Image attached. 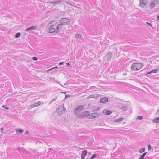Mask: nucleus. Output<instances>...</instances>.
Returning <instances> with one entry per match:
<instances>
[{
  "label": "nucleus",
  "mask_w": 159,
  "mask_h": 159,
  "mask_svg": "<svg viewBox=\"0 0 159 159\" xmlns=\"http://www.w3.org/2000/svg\"><path fill=\"white\" fill-rule=\"evenodd\" d=\"M143 66L142 63H133L131 66V69L133 71H136L140 69Z\"/></svg>",
  "instance_id": "obj_1"
},
{
  "label": "nucleus",
  "mask_w": 159,
  "mask_h": 159,
  "mask_svg": "<svg viewBox=\"0 0 159 159\" xmlns=\"http://www.w3.org/2000/svg\"><path fill=\"white\" fill-rule=\"evenodd\" d=\"M77 108L74 111V114L77 118L81 113V112L83 111L84 109V107L82 105H79L77 106Z\"/></svg>",
  "instance_id": "obj_2"
},
{
  "label": "nucleus",
  "mask_w": 159,
  "mask_h": 159,
  "mask_svg": "<svg viewBox=\"0 0 159 159\" xmlns=\"http://www.w3.org/2000/svg\"><path fill=\"white\" fill-rule=\"evenodd\" d=\"M60 23L62 25H68L70 22V19L66 18H62L60 20Z\"/></svg>",
  "instance_id": "obj_3"
},
{
  "label": "nucleus",
  "mask_w": 159,
  "mask_h": 159,
  "mask_svg": "<svg viewBox=\"0 0 159 159\" xmlns=\"http://www.w3.org/2000/svg\"><path fill=\"white\" fill-rule=\"evenodd\" d=\"M148 2V0H140L139 5L142 8H144Z\"/></svg>",
  "instance_id": "obj_4"
},
{
  "label": "nucleus",
  "mask_w": 159,
  "mask_h": 159,
  "mask_svg": "<svg viewBox=\"0 0 159 159\" xmlns=\"http://www.w3.org/2000/svg\"><path fill=\"white\" fill-rule=\"evenodd\" d=\"M63 1L64 0H55L50 1L48 3L54 5H59L61 4Z\"/></svg>",
  "instance_id": "obj_5"
},
{
  "label": "nucleus",
  "mask_w": 159,
  "mask_h": 159,
  "mask_svg": "<svg viewBox=\"0 0 159 159\" xmlns=\"http://www.w3.org/2000/svg\"><path fill=\"white\" fill-rule=\"evenodd\" d=\"M89 112L88 111H84L81 113L79 116L78 117V118H83L85 117L88 116L89 115Z\"/></svg>",
  "instance_id": "obj_6"
},
{
  "label": "nucleus",
  "mask_w": 159,
  "mask_h": 159,
  "mask_svg": "<svg viewBox=\"0 0 159 159\" xmlns=\"http://www.w3.org/2000/svg\"><path fill=\"white\" fill-rule=\"evenodd\" d=\"M100 116V114L98 113L95 112L92 113L89 116V118L91 119H94L97 118Z\"/></svg>",
  "instance_id": "obj_7"
},
{
  "label": "nucleus",
  "mask_w": 159,
  "mask_h": 159,
  "mask_svg": "<svg viewBox=\"0 0 159 159\" xmlns=\"http://www.w3.org/2000/svg\"><path fill=\"white\" fill-rule=\"evenodd\" d=\"M55 28L56 33H58L62 28V25L61 23H60L56 27V28Z\"/></svg>",
  "instance_id": "obj_8"
},
{
  "label": "nucleus",
  "mask_w": 159,
  "mask_h": 159,
  "mask_svg": "<svg viewBox=\"0 0 159 159\" xmlns=\"http://www.w3.org/2000/svg\"><path fill=\"white\" fill-rule=\"evenodd\" d=\"M48 27L49 28L48 31L50 33H52L54 32H56V27H53V26Z\"/></svg>",
  "instance_id": "obj_9"
},
{
  "label": "nucleus",
  "mask_w": 159,
  "mask_h": 159,
  "mask_svg": "<svg viewBox=\"0 0 159 159\" xmlns=\"http://www.w3.org/2000/svg\"><path fill=\"white\" fill-rule=\"evenodd\" d=\"M108 99L107 97L103 98L101 99L100 101L102 103H105L107 102Z\"/></svg>",
  "instance_id": "obj_10"
},
{
  "label": "nucleus",
  "mask_w": 159,
  "mask_h": 159,
  "mask_svg": "<svg viewBox=\"0 0 159 159\" xmlns=\"http://www.w3.org/2000/svg\"><path fill=\"white\" fill-rule=\"evenodd\" d=\"M57 24L55 21H52L50 22L48 25V26H53V27H56L55 26Z\"/></svg>",
  "instance_id": "obj_11"
},
{
  "label": "nucleus",
  "mask_w": 159,
  "mask_h": 159,
  "mask_svg": "<svg viewBox=\"0 0 159 159\" xmlns=\"http://www.w3.org/2000/svg\"><path fill=\"white\" fill-rule=\"evenodd\" d=\"M65 3L66 4L70 5H71V6H74L76 7H77V6H76V5L75 3L74 2H71L68 1H67Z\"/></svg>",
  "instance_id": "obj_12"
},
{
  "label": "nucleus",
  "mask_w": 159,
  "mask_h": 159,
  "mask_svg": "<svg viewBox=\"0 0 159 159\" xmlns=\"http://www.w3.org/2000/svg\"><path fill=\"white\" fill-rule=\"evenodd\" d=\"M65 3L66 4L70 5H71V6H74L76 7H77V6H76V5L75 3L74 2H71L68 1H67Z\"/></svg>",
  "instance_id": "obj_13"
},
{
  "label": "nucleus",
  "mask_w": 159,
  "mask_h": 159,
  "mask_svg": "<svg viewBox=\"0 0 159 159\" xmlns=\"http://www.w3.org/2000/svg\"><path fill=\"white\" fill-rule=\"evenodd\" d=\"M63 108V107H62L61 106L60 107L58 108L57 109V112L58 113H61L62 111H63L64 109Z\"/></svg>",
  "instance_id": "obj_14"
},
{
  "label": "nucleus",
  "mask_w": 159,
  "mask_h": 159,
  "mask_svg": "<svg viewBox=\"0 0 159 159\" xmlns=\"http://www.w3.org/2000/svg\"><path fill=\"white\" fill-rule=\"evenodd\" d=\"M36 26H32L30 27H29L26 30V31H28L30 30H36Z\"/></svg>",
  "instance_id": "obj_15"
},
{
  "label": "nucleus",
  "mask_w": 159,
  "mask_h": 159,
  "mask_svg": "<svg viewBox=\"0 0 159 159\" xmlns=\"http://www.w3.org/2000/svg\"><path fill=\"white\" fill-rule=\"evenodd\" d=\"M112 56V54L111 53H108L107 55V59L108 60H110Z\"/></svg>",
  "instance_id": "obj_16"
},
{
  "label": "nucleus",
  "mask_w": 159,
  "mask_h": 159,
  "mask_svg": "<svg viewBox=\"0 0 159 159\" xmlns=\"http://www.w3.org/2000/svg\"><path fill=\"white\" fill-rule=\"evenodd\" d=\"M156 5L155 3L154 2H152V3L150 4L149 5V7L151 9H152L154 8V7H155V5Z\"/></svg>",
  "instance_id": "obj_17"
},
{
  "label": "nucleus",
  "mask_w": 159,
  "mask_h": 159,
  "mask_svg": "<svg viewBox=\"0 0 159 159\" xmlns=\"http://www.w3.org/2000/svg\"><path fill=\"white\" fill-rule=\"evenodd\" d=\"M158 70L157 69H155L151 70L150 71L148 72L147 73H146V74H151L152 73H156L157 72Z\"/></svg>",
  "instance_id": "obj_18"
},
{
  "label": "nucleus",
  "mask_w": 159,
  "mask_h": 159,
  "mask_svg": "<svg viewBox=\"0 0 159 159\" xmlns=\"http://www.w3.org/2000/svg\"><path fill=\"white\" fill-rule=\"evenodd\" d=\"M41 104V102L39 101L37 102H35L34 103V104L33 105L34 107H38L39 105H40Z\"/></svg>",
  "instance_id": "obj_19"
},
{
  "label": "nucleus",
  "mask_w": 159,
  "mask_h": 159,
  "mask_svg": "<svg viewBox=\"0 0 159 159\" xmlns=\"http://www.w3.org/2000/svg\"><path fill=\"white\" fill-rule=\"evenodd\" d=\"M75 36L77 39H80L82 38L81 35L79 34H76Z\"/></svg>",
  "instance_id": "obj_20"
},
{
  "label": "nucleus",
  "mask_w": 159,
  "mask_h": 159,
  "mask_svg": "<svg viewBox=\"0 0 159 159\" xmlns=\"http://www.w3.org/2000/svg\"><path fill=\"white\" fill-rule=\"evenodd\" d=\"M147 153V152L143 153L140 156L139 159H144L145 156L146 155Z\"/></svg>",
  "instance_id": "obj_21"
},
{
  "label": "nucleus",
  "mask_w": 159,
  "mask_h": 159,
  "mask_svg": "<svg viewBox=\"0 0 159 159\" xmlns=\"http://www.w3.org/2000/svg\"><path fill=\"white\" fill-rule=\"evenodd\" d=\"M16 132L18 134L22 133L23 132V130L20 129H17L16 130Z\"/></svg>",
  "instance_id": "obj_22"
},
{
  "label": "nucleus",
  "mask_w": 159,
  "mask_h": 159,
  "mask_svg": "<svg viewBox=\"0 0 159 159\" xmlns=\"http://www.w3.org/2000/svg\"><path fill=\"white\" fill-rule=\"evenodd\" d=\"M87 154V150H84L82 152V155L84 156H86Z\"/></svg>",
  "instance_id": "obj_23"
},
{
  "label": "nucleus",
  "mask_w": 159,
  "mask_h": 159,
  "mask_svg": "<svg viewBox=\"0 0 159 159\" xmlns=\"http://www.w3.org/2000/svg\"><path fill=\"white\" fill-rule=\"evenodd\" d=\"M145 151V148H141L139 150V152L140 153L144 152Z\"/></svg>",
  "instance_id": "obj_24"
},
{
  "label": "nucleus",
  "mask_w": 159,
  "mask_h": 159,
  "mask_svg": "<svg viewBox=\"0 0 159 159\" xmlns=\"http://www.w3.org/2000/svg\"><path fill=\"white\" fill-rule=\"evenodd\" d=\"M153 121L155 123H159V117L153 120Z\"/></svg>",
  "instance_id": "obj_25"
},
{
  "label": "nucleus",
  "mask_w": 159,
  "mask_h": 159,
  "mask_svg": "<svg viewBox=\"0 0 159 159\" xmlns=\"http://www.w3.org/2000/svg\"><path fill=\"white\" fill-rule=\"evenodd\" d=\"M124 119V118L123 117H121L119 118H118L117 119H116L115 120V121L116 122H120L122 121L123 119Z\"/></svg>",
  "instance_id": "obj_26"
},
{
  "label": "nucleus",
  "mask_w": 159,
  "mask_h": 159,
  "mask_svg": "<svg viewBox=\"0 0 159 159\" xmlns=\"http://www.w3.org/2000/svg\"><path fill=\"white\" fill-rule=\"evenodd\" d=\"M21 34L20 33L18 32L16 33L15 36V37L16 38H18L20 36Z\"/></svg>",
  "instance_id": "obj_27"
},
{
  "label": "nucleus",
  "mask_w": 159,
  "mask_h": 159,
  "mask_svg": "<svg viewBox=\"0 0 159 159\" xmlns=\"http://www.w3.org/2000/svg\"><path fill=\"white\" fill-rule=\"evenodd\" d=\"M121 109L123 111H125L127 109V107L126 106H123L121 108Z\"/></svg>",
  "instance_id": "obj_28"
},
{
  "label": "nucleus",
  "mask_w": 159,
  "mask_h": 159,
  "mask_svg": "<svg viewBox=\"0 0 159 159\" xmlns=\"http://www.w3.org/2000/svg\"><path fill=\"white\" fill-rule=\"evenodd\" d=\"M143 116H138L137 117V119L139 120H142L143 119Z\"/></svg>",
  "instance_id": "obj_29"
},
{
  "label": "nucleus",
  "mask_w": 159,
  "mask_h": 159,
  "mask_svg": "<svg viewBox=\"0 0 159 159\" xmlns=\"http://www.w3.org/2000/svg\"><path fill=\"white\" fill-rule=\"evenodd\" d=\"M95 87L94 86H92L89 89V90H94L95 89Z\"/></svg>",
  "instance_id": "obj_30"
},
{
  "label": "nucleus",
  "mask_w": 159,
  "mask_h": 159,
  "mask_svg": "<svg viewBox=\"0 0 159 159\" xmlns=\"http://www.w3.org/2000/svg\"><path fill=\"white\" fill-rule=\"evenodd\" d=\"M95 98V96L94 95H89V96L87 98L89 99L90 98Z\"/></svg>",
  "instance_id": "obj_31"
},
{
  "label": "nucleus",
  "mask_w": 159,
  "mask_h": 159,
  "mask_svg": "<svg viewBox=\"0 0 159 159\" xmlns=\"http://www.w3.org/2000/svg\"><path fill=\"white\" fill-rule=\"evenodd\" d=\"M100 108L99 107H98L97 108H94V111H98L99 110Z\"/></svg>",
  "instance_id": "obj_32"
},
{
  "label": "nucleus",
  "mask_w": 159,
  "mask_h": 159,
  "mask_svg": "<svg viewBox=\"0 0 159 159\" xmlns=\"http://www.w3.org/2000/svg\"><path fill=\"white\" fill-rule=\"evenodd\" d=\"M148 147L149 150H150L152 148L151 147V146L149 144L148 145Z\"/></svg>",
  "instance_id": "obj_33"
},
{
  "label": "nucleus",
  "mask_w": 159,
  "mask_h": 159,
  "mask_svg": "<svg viewBox=\"0 0 159 159\" xmlns=\"http://www.w3.org/2000/svg\"><path fill=\"white\" fill-rule=\"evenodd\" d=\"M111 113V111H107L106 112V114L108 115L110 114Z\"/></svg>",
  "instance_id": "obj_34"
},
{
  "label": "nucleus",
  "mask_w": 159,
  "mask_h": 159,
  "mask_svg": "<svg viewBox=\"0 0 159 159\" xmlns=\"http://www.w3.org/2000/svg\"><path fill=\"white\" fill-rule=\"evenodd\" d=\"M91 157H93V158H96L97 157V154H93L92 155V156Z\"/></svg>",
  "instance_id": "obj_35"
},
{
  "label": "nucleus",
  "mask_w": 159,
  "mask_h": 159,
  "mask_svg": "<svg viewBox=\"0 0 159 159\" xmlns=\"http://www.w3.org/2000/svg\"><path fill=\"white\" fill-rule=\"evenodd\" d=\"M2 107L3 108H4L6 110H8L9 109V108L8 107H5V105H3Z\"/></svg>",
  "instance_id": "obj_36"
},
{
  "label": "nucleus",
  "mask_w": 159,
  "mask_h": 159,
  "mask_svg": "<svg viewBox=\"0 0 159 159\" xmlns=\"http://www.w3.org/2000/svg\"><path fill=\"white\" fill-rule=\"evenodd\" d=\"M32 59L34 61H36L37 60V58L35 57H34L32 58Z\"/></svg>",
  "instance_id": "obj_37"
},
{
  "label": "nucleus",
  "mask_w": 159,
  "mask_h": 159,
  "mask_svg": "<svg viewBox=\"0 0 159 159\" xmlns=\"http://www.w3.org/2000/svg\"><path fill=\"white\" fill-rule=\"evenodd\" d=\"M154 2L158 4L159 3V0H154Z\"/></svg>",
  "instance_id": "obj_38"
},
{
  "label": "nucleus",
  "mask_w": 159,
  "mask_h": 159,
  "mask_svg": "<svg viewBox=\"0 0 159 159\" xmlns=\"http://www.w3.org/2000/svg\"><path fill=\"white\" fill-rule=\"evenodd\" d=\"M70 97V95H65V98H67Z\"/></svg>",
  "instance_id": "obj_39"
},
{
  "label": "nucleus",
  "mask_w": 159,
  "mask_h": 159,
  "mask_svg": "<svg viewBox=\"0 0 159 159\" xmlns=\"http://www.w3.org/2000/svg\"><path fill=\"white\" fill-rule=\"evenodd\" d=\"M147 23L148 25L149 26H150L152 27V24L148 23V22H147Z\"/></svg>",
  "instance_id": "obj_40"
},
{
  "label": "nucleus",
  "mask_w": 159,
  "mask_h": 159,
  "mask_svg": "<svg viewBox=\"0 0 159 159\" xmlns=\"http://www.w3.org/2000/svg\"><path fill=\"white\" fill-rule=\"evenodd\" d=\"M1 131V132L3 133V131L4 130V129L3 128H1L0 129Z\"/></svg>",
  "instance_id": "obj_41"
},
{
  "label": "nucleus",
  "mask_w": 159,
  "mask_h": 159,
  "mask_svg": "<svg viewBox=\"0 0 159 159\" xmlns=\"http://www.w3.org/2000/svg\"><path fill=\"white\" fill-rule=\"evenodd\" d=\"M81 158L82 159H84L85 156L81 155Z\"/></svg>",
  "instance_id": "obj_42"
},
{
  "label": "nucleus",
  "mask_w": 159,
  "mask_h": 159,
  "mask_svg": "<svg viewBox=\"0 0 159 159\" xmlns=\"http://www.w3.org/2000/svg\"><path fill=\"white\" fill-rule=\"evenodd\" d=\"M64 63V62H60L59 63V65H61L63 64Z\"/></svg>",
  "instance_id": "obj_43"
},
{
  "label": "nucleus",
  "mask_w": 159,
  "mask_h": 159,
  "mask_svg": "<svg viewBox=\"0 0 159 159\" xmlns=\"http://www.w3.org/2000/svg\"><path fill=\"white\" fill-rule=\"evenodd\" d=\"M57 68V66H56L55 67H53V68H52V69H49V70H52V69H53L56 68Z\"/></svg>",
  "instance_id": "obj_44"
},
{
  "label": "nucleus",
  "mask_w": 159,
  "mask_h": 159,
  "mask_svg": "<svg viewBox=\"0 0 159 159\" xmlns=\"http://www.w3.org/2000/svg\"><path fill=\"white\" fill-rule=\"evenodd\" d=\"M159 113V109H158L157 110V112L156 113L157 114H158Z\"/></svg>",
  "instance_id": "obj_45"
},
{
  "label": "nucleus",
  "mask_w": 159,
  "mask_h": 159,
  "mask_svg": "<svg viewBox=\"0 0 159 159\" xmlns=\"http://www.w3.org/2000/svg\"><path fill=\"white\" fill-rule=\"evenodd\" d=\"M29 131H26V132H25V134H29Z\"/></svg>",
  "instance_id": "obj_46"
},
{
  "label": "nucleus",
  "mask_w": 159,
  "mask_h": 159,
  "mask_svg": "<svg viewBox=\"0 0 159 159\" xmlns=\"http://www.w3.org/2000/svg\"><path fill=\"white\" fill-rule=\"evenodd\" d=\"M157 19L159 20V15L157 16Z\"/></svg>",
  "instance_id": "obj_47"
},
{
  "label": "nucleus",
  "mask_w": 159,
  "mask_h": 159,
  "mask_svg": "<svg viewBox=\"0 0 159 159\" xmlns=\"http://www.w3.org/2000/svg\"><path fill=\"white\" fill-rule=\"evenodd\" d=\"M66 65H69V66H70V64L69 63H66Z\"/></svg>",
  "instance_id": "obj_48"
},
{
  "label": "nucleus",
  "mask_w": 159,
  "mask_h": 159,
  "mask_svg": "<svg viewBox=\"0 0 159 159\" xmlns=\"http://www.w3.org/2000/svg\"><path fill=\"white\" fill-rule=\"evenodd\" d=\"M55 100V99H53L52 102H53V101H54Z\"/></svg>",
  "instance_id": "obj_49"
},
{
  "label": "nucleus",
  "mask_w": 159,
  "mask_h": 159,
  "mask_svg": "<svg viewBox=\"0 0 159 159\" xmlns=\"http://www.w3.org/2000/svg\"><path fill=\"white\" fill-rule=\"evenodd\" d=\"M94 159V158L92 157H91V159Z\"/></svg>",
  "instance_id": "obj_50"
},
{
  "label": "nucleus",
  "mask_w": 159,
  "mask_h": 159,
  "mask_svg": "<svg viewBox=\"0 0 159 159\" xmlns=\"http://www.w3.org/2000/svg\"><path fill=\"white\" fill-rule=\"evenodd\" d=\"M52 102V101L51 102H50L49 103V104L51 103Z\"/></svg>",
  "instance_id": "obj_51"
},
{
  "label": "nucleus",
  "mask_w": 159,
  "mask_h": 159,
  "mask_svg": "<svg viewBox=\"0 0 159 159\" xmlns=\"http://www.w3.org/2000/svg\"><path fill=\"white\" fill-rule=\"evenodd\" d=\"M66 84V83H64V84Z\"/></svg>",
  "instance_id": "obj_52"
}]
</instances>
